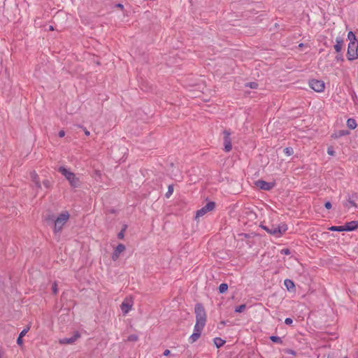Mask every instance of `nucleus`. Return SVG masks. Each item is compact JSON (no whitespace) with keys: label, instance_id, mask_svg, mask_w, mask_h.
<instances>
[{"label":"nucleus","instance_id":"f257e3e1","mask_svg":"<svg viewBox=\"0 0 358 358\" xmlns=\"http://www.w3.org/2000/svg\"><path fill=\"white\" fill-rule=\"evenodd\" d=\"M260 227L264 229L268 234L276 237L282 236L288 229L287 224L284 222H282L278 225L272 224L271 227H268L265 225V222H263L261 223Z\"/></svg>","mask_w":358,"mask_h":358},{"label":"nucleus","instance_id":"f03ea898","mask_svg":"<svg viewBox=\"0 0 358 358\" xmlns=\"http://www.w3.org/2000/svg\"><path fill=\"white\" fill-rule=\"evenodd\" d=\"M58 171L63 175L65 178L68 180L71 187L73 188L78 187L80 185V180L73 172L69 169L64 166H60L58 169Z\"/></svg>","mask_w":358,"mask_h":358},{"label":"nucleus","instance_id":"7ed1b4c3","mask_svg":"<svg viewBox=\"0 0 358 358\" xmlns=\"http://www.w3.org/2000/svg\"><path fill=\"white\" fill-rule=\"evenodd\" d=\"M70 214L68 211H62L55 221L53 231L55 233L60 232L69 220Z\"/></svg>","mask_w":358,"mask_h":358},{"label":"nucleus","instance_id":"20e7f679","mask_svg":"<svg viewBox=\"0 0 358 358\" xmlns=\"http://www.w3.org/2000/svg\"><path fill=\"white\" fill-rule=\"evenodd\" d=\"M348 60L352 61L358 58V43H349L347 52Z\"/></svg>","mask_w":358,"mask_h":358},{"label":"nucleus","instance_id":"39448f33","mask_svg":"<svg viewBox=\"0 0 358 358\" xmlns=\"http://www.w3.org/2000/svg\"><path fill=\"white\" fill-rule=\"evenodd\" d=\"M194 312L196 322H206V313L203 306L201 303H197L195 306Z\"/></svg>","mask_w":358,"mask_h":358},{"label":"nucleus","instance_id":"423d86ee","mask_svg":"<svg viewBox=\"0 0 358 358\" xmlns=\"http://www.w3.org/2000/svg\"><path fill=\"white\" fill-rule=\"evenodd\" d=\"M215 207V202L210 201L205 206L198 210L196 213V219L203 217L207 213L212 211Z\"/></svg>","mask_w":358,"mask_h":358},{"label":"nucleus","instance_id":"0eeeda50","mask_svg":"<svg viewBox=\"0 0 358 358\" xmlns=\"http://www.w3.org/2000/svg\"><path fill=\"white\" fill-rule=\"evenodd\" d=\"M309 86L311 89L317 92H322L325 88V84L324 81L316 79L310 80Z\"/></svg>","mask_w":358,"mask_h":358},{"label":"nucleus","instance_id":"6e6552de","mask_svg":"<svg viewBox=\"0 0 358 358\" xmlns=\"http://www.w3.org/2000/svg\"><path fill=\"white\" fill-rule=\"evenodd\" d=\"M134 305V301L131 298H126L122 301L120 308L124 314H127L131 309Z\"/></svg>","mask_w":358,"mask_h":358},{"label":"nucleus","instance_id":"1a4fd4ad","mask_svg":"<svg viewBox=\"0 0 358 358\" xmlns=\"http://www.w3.org/2000/svg\"><path fill=\"white\" fill-rule=\"evenodd\" d=\"M223 134L224 150L226 152H229L232 149L231 140L230 138L231 133L227 130H224Z\"/></svg>","mask_w":358,"mask_h":358},{"label":"nucleus","instance_id":"9d476101","mask_svg":"<svg viewBox=\"0 0 358 358\" xmlns=\"http://www.w3.org/2000/svg\"><path fill=\"white\" fill-rule=\"evenodd\" d=\"M255 184L258 188L264 190H270L274 187V183L268 182L262 180L255 181Z\"/></svg>","mask_w":358,"mask_h":358},{"label":"nucleus","instance_id":"9b49d317","mask_svg":"<svg viewBox=\"0 0 358 358\" xmlns=\"http://www.w3.org/2000/svg\"><path fill=\"white\" fill-rule=\"evenodd\" d=\"M125 250V246L122 243H120L114 250L112 255V259L116 261L118 259L120 254Z\"/></svg>","mask_w":358,"mask_h":358},{"label":"nucleus","instance_id":"f8f14e48","mask_svg":"<svg viewBox=\"0 0 358 358\" xmlns=\"http://www.w3.org/2000/svg\"><path fill=\"white\" fill-rule=\"evenodd\" d=\"M80 338V334L78 333H76L71 338H64L59 340V343L64 345V344H72L75 343L78 338Z\"/></svg>","mask_w":358,"mask_h":358},{"label":"nucleus","instance_id":"ddd939ff","mask_svg":"<svg viewBox=\"0 0 358 358\" xmlns=\"http://www.w3.org/2000/svg\"><path fill=\"white\" fill-rule=\"evenodd\" d=\"M358 229V222L357 221H351L347 222L344 225V230L346 231H352Z\"/></svg>","mask_w":358,"mask_h":358},{"label":"nucleus","instance_id":"4468645a","mask_svg":"<svg viewBox=\"0 0 358 358\" xmlns=\"http://www.w3.org/2000/svg\"><path fill=\"white\" fill-rule=\"evenodd\" d=\"M343 40L341 37H337L336 39V45H334V49L337 52H340L343 49Z\"/></svg>","mask_w":358,"mask_h":358},{"label":"nucleus","instance_id":"2eb2a0df","mask_svg":"<svg viewBox=\"0 0 358 358\" xmlns=\"http://www.w3.org/2000/svg\"><path fill=\"white\" fill-rule=\"evenodd\" d=\"M31 178L32 181L34 182L36 187L38 189L41 188V185L40 179H39L38 174L34 171L31 173Z\"/></svg>","mask_w":358,"mask_h":358},{"label":"nucleus","instance_id":"dca6fc26","mask_svg":"<svg viewBox=\"0 0 358 358\" xmlns=\"http://www.w3.org/2000/svg\"><path fill=\"white\" fill-rule=\"evenodd\" d=\"M205 325H206V322H196V324L194 325V331L199 332V333H201V331H202L203 329L204 328Z\"/></svg>","mask_w":358,"mask_h":358},{"label":"nucleus","instance_id":"f3484780","mask_svg":"<svg viewBox=\"0 0 358 358\" xmlns=\"http://www.w3.org/2000/svg\"><path fill=\"white\" fill-rule=\"evenodd\" d=\"M201 334V333L194 331V333L189 338V342L193 343L196 341L200 338Z\"/></svg>","mask_w":358,"mask_h":358},{"label":"nucleus","instance_id":"a211bd4d","mask_svg":"<svg viewBox=\"0 0 358 358\" xmlns=\"http://www.w3.org/2000/svg\"><path fill=\"white\" fill-rule=\"evenodd\" d=\"M284 285L289 291L294 289L295 287L294 282L289 279L285 280Z\"/></svg>","mask_w":358,"mask_h":358},{"label":"nucleus","instance_id":"6ab92c4d","mask_svg":"<svg viewBox=\"0 0 358 358\" xmlns=\"http://www.w3.org/2000/svg\"><path fill=\"white\" fill-rule=\"evenodd\" d=\"M347 126L348 128L351 129H355L357 127V124L355 119L349 118L347 120Z\"/></svg>","mask_w":358,"mask_h":358},{"label":"nucleus","instance_id":"aec40b11","mask_svg":"<svg viewBox=\"0 0 358 358\" xmlns=\"http://www.w3.org/2000/svg\"><path fill=\"white\" fill-rule=\"evenodd\" d=\"M348 39L350 41V43H358V41L356 38V36L352 31L348 32Z\"/></svg>","mask_w":358,"mask_h":358},{"label":"nucleus","instance_id":"412c9836","mask_svg":"<svg viewBox=\"0 0 358 358\" xmlns=\"http://www.w3.org/2000/svg\"><path fill=\"white\" fill-rule=\"evenodd\" d=\"M225 341L220 338H215L214 339V343L217 348L222 347L224 344Z\"/></svg>","mask_w":358,"mask_h":358},{"label":"nucleus","instance_id":"4be33fe9","mask_svg":"<svg viewBox=\"0 0 358 358\" xmlns=\"http://www.w3.org/2000/svg\"><path fill=\"white\" fill-rule=\"evenodd\" d=\"M329 230L332 231H345L343 226H332L329 228Z\"/></svg>","mask_w":358,"mask_h":358},{"label":"nucleus","instance_id":"5701e85b","mask_svg":"<svg viewBox=\"0 0 358 358\" xmlns=\"http://www.w3.org/2000/svg\"><path fill=\"white\" fill-rule=\"evenodd\" d=\"M283 152H284L285 155L287 156H291L294 154V150L292 148H290V147L285 148L284 149Z\"/></svg>","mask_w":358,"mask_h":358},{"label":"nucleus","instance_id":"b1692460","mask_svg":"<svg viewBox=\"0 0 358 358\" xmlns=\"http://www.w3.org/2000/svg\"><path fill=\"white\" fill-rule=\"evenodd\" d=\"M228 289V285L226 283H222L219 286V291L220 293H224Z\"/></svg>","mask_w":358,"mask_h":358},{"label":"nucleus","instance_id":"393cba45","mask_svg":"<svg viewBox=\"0 0 358 358\" xmlns=\"http://www.w3.org/2000/svg\"><path fill=\"white\" fill-rule=\"evenodd\" d=\"M245 308H246V306L245 304H242L239 306H237L235 309V311L236 313H242L245 310Z\"/></svg>","mask_w":358,"mask_h":358},{"label":"nucleus","instance_id":"a878e982","mask_svg":"<svg viewBox=\"0 0 358 358\" xmlns=\"http://www.w3.org/2000/svg\"><path fill=\"white\" fill-rule=\"evenodd\" d=\"M245 86L252 89H257L258 87V84L255 82H251L245 84Z\"/></svg>","mask_w":358,"mask_h":358},{"label":"nucleus","instance_id":"bb28decb","mask_svg":"<svg viewBox=\"0 0 358 358\" xmlns=\"http://www.w3.org/2000/svg\"><path fill=\"white\" fill-rule=\"evenodd\" d=\"M43 185L45 188L49 189L52 186V182L50 180L47 179L43 181Z\"/></svg>","mask_w":358,"mask_h":358},{"label":"nucleus","instance_id":"cd10ccee","mask_svg":"<svg viewBox=\"0 0 358 358\" xmlns=\"http://www.w3.org/2000/svg\"><path fill=\"white\" fill-rule=\"evenodd\" d=\"M138 339V336L136 335H135V334L130 335L127 338V341H131V342L137 341Z\"/></svg>","mask_w":358,"mask_h":358},{"label":"nucleus","instance_id":"c85d7f7f","mask_svg":"<svg viewBox=\"0 0 358 358\" xmlns=\"http://www.w3.org/2000/svg\"><path fill=\"white\" fill-rule=\"evenodd\" d=\"M270 339L273 341V342H275V343H281L282 341H281V338L278 336H272L270 337Z\"/></svg>","mask_w":358,"mask_h":358},{"label":"nucleus","instance_id":"c756f323","mask_svg":"<svg viewBox=\"0 0 358 358\" xmlns=\"http://www.w3.org/2000/svg\"><path fill=\"white\" fill-rule=\"evenodd\" d=\"M29 327L24 329L20 332V335H19V336H20V337H24V336L27 334V333L29 331Z\"/></svg>","mask_w":358,"mask_h":358},{"label":"nucleus","instance_id":"7c9ffc66","mask_svg":"<svg viewBox=\"0 0 358 358\" xmlns=\"http://www.w3.org/2000/svg\"><path fill=\"white\" fill-rule=\"evenodd\" d=\"M173 188L171 186H169L168 192L166 194V197H169L173 194Z\"/></svg>","mask_w":358,"mask_h":358},{"label":"nucleus","instance_id":"2f4dec72","mask_svg":"<svg viewBox=\"0 0 358 358\" xmlns=\"http://www.w3.org/2000/svg\"><path fill=\"white\" fill-rule=\"evenodd\" d=\"M349 132L345 130H342L339 131L338 136H345L348 135Z\"/></svg>","mask_w":358,"mask_h":358},{"label":"nucleus","instance_id":"473e14b6","mask_svg":"<svg viewBox=\"0 0 358 358\" xmlns=\"http://www.w3.org/2000/svg\"><path fill=\"white\" fill-rule=\"evenodd\" d=\"M327 153L331 155V156H333L334 155V150H333V148L331 147V148H329L328 150H327Z\"/></svg>","mask_w":358,"mask_h":358},{"label":"nucleus","instance_id":"72a5a7b5","mask_svg":"<svg viewBox=\"0 0 358 358\" xmlns=\"http://www.w3.org/2000/svg\"><path fill=\"white\" fill-rule=\"evenodd\" d=\"M22 338L23 337H20V336H18L17 339V343L19 345H22L23 344V340H22Z\"/></svg>","mask_w":358,"mask_h":358},{"label":"nucleus","instance_id":"f704fd0d","mask_svg":"<svg viewBox=\"0 0 358 358\" xmlns=\"http://www.w3.org/2000/svg\"><path fill=\"white\" fill-rule=\"evenodd\" d=\"M292 322H293V321H292V320L291 318H289V317H287V318H286V319L285 320V323L286 324H287V325L291 324L292 323Z\"/></svg>","mask_w":358,"mask_h":358},{"label":"nucleus","instance_id":"c9c22d12","mask_svg":"<svg viewBox=\"0 0 358 358\" xmlns=\"http://www.w3.org/2000/svg\"><path fill=\"white\" fill-rule=\"evenodd\" d=\"M324 206H325V208H326L327 209H329H329H331V208L332 205H331V203L329 201H327V202L325 203V204H324Z\"/></svg>","mask_w":358,"mask_h":358},{"label":"nucleus","instance_id":"e433bc0d","mask_svg":"<svg viewBox=\"0 0 358 358\" xmlns=\"http://www.w3.org/2000/svg\"><path fill=\"white\" fill-rule=\"evenodd\" d=\"M52 291H53L54 294L57 293V285L56 283H55L52 286Z\"/></svg>","mask_w":358,"mask_h":358},{"label":"nucleus","instance_id":"4c0bfd02","mask_svg":"<svg viewBox=\"0 0 358 358\" xmlns=\"http://www.w3.org/2000/svg\"><path fill=\"white\" fill-rule=\"evenodd\" d=\"M58 135L60 138H62L65 136V131L64 130H61L59 131Z\"/></svg>","mask_w":358,"mask_h":358},{"label":"nucleus","instance_id":"58836bf2","mask_svg":"<svg viewBox=\"0 0 358 358\" xmlns=\"http://www.w3.org/2000/svg\"><path fill=\"white\" fill-rule=\"evenodd\" d=\"M123 237H124V232L122 231L121 232H120L118 234V238L122 239V238H123Z\"/></svg>","mask_w":358,"mask_h":358},{"label":"nucleus","instance_id":"ea45409f","mask_svg":"<svg viewBox=\"0 0 358 358\" xmlns=\"http://www.w3.org/2000/svg\"><path fill=\"white\" fill-rule=\"evenodd\" d=\"M170 353H171V352H170V350H164V356H168Z\"/></svg>","mask_w":358,"mask_h":358},{"label":"nucleus","instance_id":"a19ab883","mask_svg":"<svg viewBox=\"0 0 358 358\" xmlns=\"http://www.w3.org/2000/svg\"><path fill=\"white\" fill-rule=\"evenodd\" d=\"M349 203H350V206H355V207H356V206H357V205H356L355 202H354L353 201H349Z\"/></svg>","mask_w":358,"mask_h":358},{"label":"nucleus","instance_id":"79ce46f5","mask_svg":"<svg viewBox=\"0 0 358 358\" xmlns=\"http://www.w3.org/2000/svg\"><path fill=\"white\" fill-rule=\"evenodd\" d=\"M282 252L285 255H289V250L288 249L283 250Z\"/></svg>","mask_w":358,"mask_h":358},{"label":"nucleus","instance_id":"37998d69","mask_svg":"<svg viewBox=\"0 0 358 358\" xmlns=\"http://www.w3.org/2000/svg\"><path fill=\"white\" fill-rule=\"evenodd\" d=\"M85 134L86 136H89L90 134V131L87 129L85 130Z\"/></svg>","mask_w":358,"mask_h":358},{"label":"nucleus","instance_id":"c03bdc74","mask_svg":"<svg viewBox=\"0 0 358 358\" xmlns=\"http://www.w3.org/2000/svg\"><path fill=\"white\" fill-rule=\"evenodd\" d=\"M117 7H118V8H123V5H122V4L119 3V4L117 5Z\"/></svg>","mask_w":358,"mask_h":358},{"label":"nucleus","instance_id":"a18cd8bd","mask_svg":"<svg viewBox=\"0 0 358 358\" xmlns=\"http://www.w3.org/2000/svg\"><path fill=\"white\" fill-rule=\"evenodd\" d=\"M50 30H51V31L54 30V28H53V27H52V26H50Z\"/></svg>","mask_w":358,"mask_h":358},{"label":"nucleus","instance_id":"49530a36","mask_svg":"<svg viewBox=\"0 0 358 358\" xmlns=\"http://www.w3.org/2000/svg\"><path fill=\"white\" fill-rule=\"evenodd\" d=\"M345 358H347V357H345Z\"/></svg>","mask_w":358,"mask_h":358}]
</instances>
